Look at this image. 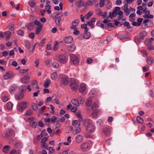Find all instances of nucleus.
<instances>
[{
  "instance_id": "obj_1",
  "label": "nucleus",
  "mask_w": 154,
  "mask_h": 154,
  "mask_svg": "<svg viewBox=\"0 0 154 154\" xmlns=\"http://www.w3.org/2000/svg\"><path fill=\"white\" fill-rule=\"evenodd\" d=\"M82 122L83 125L86 126V129L87 132L92 133L94 131L95 128L91 120H83Z\"/></svg>"
},
{
  "instance_id": "obj_2",
  "label": "nucleus",
  "mask_w": 154,
  "mask_h": 154,
  "mask_svg": "<svg viewBox=\"0 0 154 154\" xmlns=\"http://www.w3.org/2000/svg\"><path fill=\"white\" fill-rule=\"evenodd\" d=\"M77 7L76 11L78 13L82 12L85 8V3L83 0H79L76 4Z\"/></svg>"
},
{
  "instance_id": "obj_3",
  "label": "nucleus",
  "mask_w": 154,
  "mask_h": 154,
  "mask_svg": "<svg viewBox=\"0 0 154 154\" xmlns=\"http://www.w3.org/2000/svg\"><path fill=\"white\" fill-rule=\"evenodd\" d=\"M70 87L71 89L74 91H76L77 90L78 85L76 83L74 79H71L70 81Z\"/></svg>"
},
{
  "instance_id": "obj_4",
  "label": "nucleus",
  "mask_w": 154,
  "mask_h": 154,
  "mask_svg": "<svg viewBox=\"0 0 154 154\" xmlns=\"http://www.w3.org/2000/svg\"><path fill=\"white\" fill-rule=\"evenodd\" d=\"M67 58L63 54L60 55L57 57V60L60 63L64 64L67 62Z\"/></svg>"
},
{
  "instance_id": "obj_5",
  "label": "nucleus",
  "mask_w": 154,
  "mask_h": 154,
  "mask_svg": "<svg viewBox=\"0 0 154 154\" xmlns=\"http://www.w3.org/2000/svg\"><path fill=\"white\" fill-rule=\"evenodd\" d=\"M80 148L82 150L86 151L89 149L90 146L88 143H84L81 145Z\"/></svg>"
},
{
  "instance_id": "obj_6",
  "label": "nucleus",
  "mask_w": 154,
  "mask_h": 154,
  "mask_svg": "<svg viewBox=\"0 0 154 154\" xmlns=\"http://www.w3.org/2000/svg\"><path fill=\"white\" fill-rule=\"evenodd\" d=\"M71 60L75 65H76L78 64L79 61L77 57L74 54L70 55Z\"/></svg>"
},
{
  "instance_id": "obj_7",
  "label": "nucleus",
  "mask_w": 154,
  "mask_h": 154,
  "mask_svg": "<svg viewBox=\"0 0 154 154\" xmlns=\"http://www.w3.org/2000/svg\"><path fill=\"white\" fill-rule=\"evenodd\" d=\"M14 76V73L11 72H8L4 75L3 78L5 80L13 78Z\"/></svg>"
},
{
  "instance_id": "obj_8",
  "label": "nucleus",
  "mask_w": 154,
  "mask_h": 154,
  "mask_svg": "<svg viewBox=\"0 0 154 154\" xmlns=\"http://www.w3.org/2000/svg\"><path fill=\"white\" fill-rule=\"evenodd\" d=\"M27 103L26 101H25L20 104L19 106V110L20 111L22 112L26 108Z\"/></svg>"
},
{
  "instance_id": "obj_9",
  "label": "nucleus",
  "mask_w": 154,
  "mask_h": 154,
  "mask_svg": "<svg viewBox=\"0 0 154 154\" xmlns=\"http://www.w3.org/2000/svg\"><path fill=\"white\" fill-rule=\"evenodd\" d=\"M34 118L33 117H30L28 118V119L32 120ZM30 125L32 128H35L37 125V123L36 122L32 120L30 122Z\"/></svg>"
},
{
  "instance_id": "obj_10",
  "label": "nucleus",
  "mask_w": 154,
  "mask_h": 154,
  "mask_svg": "<svg viewBox=\"0 0 154 154\" xmlns=\"http://www.w3.org/2000/svg\"><path fill=\"white\" fill-rule=\"evenodd\" d=\"M68 79L66 77H65L61 78V84H62L64 86H66V85L68 84Z\"/></svg>"
},
{
  "instance_id": "obj_11",
  "label": "nucleus",
  "mask_w": 154,
  "mask_h": 154,
  "mask_svg": "<svg viewBox=\"0 0 154 154\" xmlns=\"http://www.w3.org/2000/svg\"><path fill=\"white\" fill-rule=\"evenodd\" d=\"M103 133L106 136H108L110 135V130L108 128H104L103 130Z\"/></svg>"
},
{
  "instance_id": "obj_12",
  "label": "nucleus",
  "mask_w": 154,
  "mask_h": 154,
  "mask_svg": "<svg viewBox=\"0 0 154 154\" xmlns=\"http://www.w3.org/2000/svg\"><path fill=\"white\" fill-rule=\"evenodd\" d=\"M86 85L84 84H81L79 88V91L82 93H85L86 90Z\"/></svg>"
},
{
  "instance_id": "obj_13",
  "label": "nucleus",
  "mask_w": 154,
  "mask_h": 154,
  "mask_svg": "<svg viewBox=\"0 0 154 154\" xmlns=\"http://www.w3.org/2000/svg\"><path fill=\"white\" fill-rule=\"evenodd\" d=\"M81 121H79L77 120H73L72 122V125L73 126H74L75 127L78 126L79 127L80 125V122Z\"/></svg>"
},
{
  "instance_id": "obj_14",
  "label": "nucleus",
  "mask_w": 154,
  "mask_h": 154,
  "mask_svg": "<svg viewBox=\"0 0 154 154\" xmlns=\"http://www.w3.org/2000/svg\"><path fill=\"white\" fill-rule=\"evenodd\" d=\"M73 41L72 38L70 36H69L66 37L65 39V42L67 44L71 43Z\"/></svg>"
},
{
  "instance_id": "obj_15",
  "label": "nucleus",
  "mask_w": 154,
  "mask_h": 154,
  "mask_svg": "<svg viewBox=\"0 0 154 154\" xmlns=\"http://www.w3.org/2000/svg\"><path fill=\"white\" fill-rule=\"evenodd\" d=\"M88 31H85L83 37L86 39H89L91 36V33Z\"/></svg>"
},
{
  "instance_id": "obj_16",
  "label": "nucleus",
  "mask_w": 154,
  "mask_h": 154,
  "mask_svg": "<svg viewBox=\"0 0 154 154\" xmlns=\"http://www.w3.org/2000/svg\"><path fill=\"white\" fill-rule=\"evenodd\" d=\"M124 12L126 13V15H128L131 12V10L130 8H128V6H125L124 7Z\"/></svg>"
},
{
  "instance_id": "obj_17",
  "label": "nucleus",
  "mask_w": 154,
  "mask_h": 154,
  "mask_svg": "<svg viewBox=\"0 0 154 154\" xmlns=\"http://www.w3.org/2000/svg\"><path fill=\"white\" fill-rule=\"evenodd\" d=\"M83 140V137L81 135H79L76 138V141L78 143H80Z\"/></svg>"
},
{
  "instance_id": "obj_18",
  "label": "nucleus",
  "mask_w": 154,
  "mask_h": 154,
  "mask_svg": "<svg viewBox=\"0 0 154 154\" xmlns=\"http://www.w3.org/2000/svg\"><path fill=\"white\" fill-rule=\"evenodd\" d=\"M26 27L28 29L31 30L34 28V24L33 23H30L27 24Z\"/></svg>"
},
{
  "instance_id": "obj_19",
  "label": "nucleus",
  "mask_w": 154,
  "mask_h": 154,
  "mask_svg": "<svg viewBox=\"0 0 154 154\" xmlns=\"http://www.w3.org/2000/svg\"><path fill=\"white\" fill-rule=\"evenodd\" d=\"M154 60L152 58L150 57H148L146 58V62L149 65H151L153 63Z\"/></svg>"
},
{
  "instance_id": "obj_20",
  "label": "nucleus",
  "mask_w": 154,
  "mask_h": 154,
  "mask_svg": "<svg viewBox=\"0 0 154 154\" xmlns=\"http://www.w3.org/2000/svg\"><path fill=\"white\" fill-rule=\"evenodd\" d=\"M71 102L72 104L76 106H80V103L79 101L75 99H72L71 101Z\"/></svg>"
},
{
  "instance_id": "obj_21",
  "label": "nucleus",
  "mask_w": 154,
  "mask_h": 154,
  "mask_svg": "<svg viewBox=\"0 0 154 154\" xmlns=\"http://www.w3.org/2000/svg\"><path fill=\"white\" fill-rule=\"evenodd\" d=\"M13 132V131L12 130H10L7 132H6L5 133L3 136V137L5 138H8L11 135V134Z\"/></svg>"
},
{
  "instance_id": "obj_22",
  "label": "nucleus",
  "mask_w": 154,
  "mask_h": 154,
  "mask_svg": "<svg viewBox=\"0 0 154 154\" xmlns=\"http://www.w3.org/2000/svg\"><path fill=\"white\" fill-rule=\"evenodd\" d=\"M146 33L145 31H142L140 34V38L142 40H143L144 38V37L146 36Z\"/></svg>"
},
{
  "instance_id": "obj_23",
  "label": "nucleus",
  "mask_w": 154,
  "mask_h": 154,
  "mask_svg": "<svg viewBox=\"0 0 154 154\" xmlns=\"http://www.w3.org/2000/svg\"><path fill=\"white\" fill-rule=\"evenodd\" d=\"M97 2V0H88L86 2V4L88 5L91 6L93 5Z\"/></svg>"
},
{
  "instance_id": "obj_24",
  "label": "nucleus",
  "mask_w": 154,
  "mask_h": 154,
  "mask_svg": "<svg viewBox=\"0 0 154 154\" xmlns=\"http://www.w3.org/2000/svg\"><path fill=\"white\" fill-rule=\"evenodd\" d=\"M76 116L79 119V121H82V118L81 115V112L80 111H78L75 113Z\"/></svg>"
},
{
  "instance_id": "obj_25",
  "label": "nucleus",
  "mask_w": 154,
  "mask_h": 154,
  "mask_svg": "<svg viewBox=\"0 0 154 154\" xmlns=\"http://www.w3.org/2000/svg\"><path fill=\"white\" fill-rule=\"evenodd\" d=\"M13 104L11 102H9L7 104V109L9 110H11L12 109Z\"/></svg>"
},
{
  "instance_id": "obj_26",
  "label": "nucleus",
  "mask_w": 154,
  "mask_h": 154,
  "mask_svg": "<svg viewBox=\"0 0 154 154\" xmlns=\"http://www.w3.org/2000/svg\"><path fill=\"white\" fill-rule=\"evenodd\" d=\"M75 48V46L74 44H72L68 47V49L69 51L72 52L74 51Z\"/></svg>"
},
{
  "instance_id": "obj_27",
  "label": "nucleus",
  "mask_w": 154,
  "mask_h": 154,
  "mask_svg": "<svg viewBox=\"0 0 154 154\" xmlns=\"http://www.w3.org/2000/svg\"><path fill=\"white\" fill-rule=\"evenodd\" d=\"M29 76L26 75L22 79L21 81L23 83H25L27 82V81L29 80Z\"/></svg>"
},
{
  "instance_id": "obj_28",
  "label": "nucleus",
  "mask_w": 154,
  "mask_h": 154,
  "mask_svg": "<svg viewBox=\"0 0 154 154\" xmlns=\"http://www.w3.org/2000/svg\"><path fill=\"white\" fill-rule=\"evenodd\" d=\"M92 100L90 98H88L86 102V104L87 106L89 107L92 103Z\"/></svg>"
},
{
  "instance_id": "obj_29",
  "label": "nucleus",
  "mask_w": 154,
  "mask_h": 154,
  "mask_svg": "<svg viewBox=\"0 0 154 154\" xmlns=\"http://www.w3.org/2000/svg\"><path fill=\"white\" fill-rule=\"evenodd\" d=\"M28 3L29 6L32 8L34 7L36 5V2L35 1L33 0H30L29 2Z\"/></svg>"
},
{
  "instance_id": "obj_30",
  "label": "nucleus",
  "mask_w": 154,
  "mask_h": 154,
  "mask_svg": "<svg viewBox=\"0 0 154 154\" xmlns=\"http://www.w3.org/2000/svg\"><path fill=\"white\" fill-rule=\"evenodd\" d=\"M4 33L5 37L7 38L8 39L11 35V32L9 31H7L4 32Z\"/></svg>"
},
{
  "instance_id": "obj_31",
  "label": "nucleus",
  "mask_w": 154,
  "mask_h": 154,
  "mask_svg": "<svg viewBox=\"0 0 154 154\" xmlns=\"http://www.w3.org/2000/svg\"><path fill=\"white\" fill-rule=\"evenodd\" d=\"M25 114L27 116H30L32 114V111L31 109H28L25 112Z\"/></svg>"
},
{
  "instance_id": "obj_32",
  "label": "nucleus",
  "mask_w": 154,
  "mask_h": 154,
  "mask_svg": "<svg viewBox=\"0 0 154 154\" xmlns=\"http://www.w3.org/2000/svg\"><path fill=\"white\" fill-rule=\"evenodd\" d=\"M93 14V11H90L87 14L85 15L84 17L86 19H88Z\"/></svg>"
},
{
  "instance_id": "obj_33",
  "label": "nucleus",
  "mask_w": 154,
  "mask_h": 154,
  "mask_svg": "<svg viewBox=\"0 0 154 154\" xmlns=\"http://www.w3.org/2000/svg\"><path fill=\"white\" fill-rule=\"evenodd\" d=\"M43 27H38L35 29V33L36 34L38 35L41 32Z\"/></svg>"
},
{
  "instance_id": "obj_34",
  "label": "nucleus",
  "mask_w": 154,
  "mask_h": 154,
  "mask_svg": "<svg viewBox=\"0 0 154 154\" xmlns=\"http://www.w3.org/2000/svg\"><path fill=\"white\" fill-rule=\"evenodd\" d=\"M98 113V110L97 109H96L93 111L92 115L93 117L96 118L97 116V114Z\"/></svg>"
},
{
  "instance_id": "obj_35",
  "label": "nucleus",
  "mask_w": 154,
  "mask_h": 154,
  "mask_svg": "<svg viewBox=\"0 0 154 154\" xmlns=\"http://www.w3.org/2000/svg\"><path fill=\"white\" fill-rule=\"evenodd\" d=\"M52 66L54 68L57 69L59 67V65L57 62H54L52 63Z\"/></svg>"
},
{
  "instance_id": "obj_36",
  "label": "nucleus",
  "mask_w": 154,
  "mask_h": 154,
  "mask_svg": "<svg viewBox=\"0 0 154 154\" xmlns=\"http://www.w3.org/2000/svg\"><path fill=\"white\" fill-rule=\"evenodd\" d=\"M34 25H37L38 27H43V25L41 23L38 21L37 20H35L34 23Z\"/></svg>"
},
{
  "instance_id": "obj_37",
  "label": "nucleus",
  "mask_w": 154,
  "mask_h": 154,
  "mask_svg": "<svg viewBox=\"0 0 154 154\" xmlns=\"http://www.w3.org/2000/svg\"><path fill=\"white\" fill-rule=\"evenodd\" d=\"M10 146L8 145H6L4 146L2 149L3 151L5 153H7L9 150V148Z\"/></svg>"
},
{
  "instance_id": "obj_38",
  "label": "nucleus",
  "mask_w": 154,
  "mask_h": 154,
  "mask_svg": "<svg viewBox=\"0 0 154 154\" xmlns=\"http://www.w3.org/2000/svg\"><path fill=\"white\" fill-rule=\"evenodd\" d=\"M60 21L61 18L60 17L57 18L55 19V22L57 25L59 26H60Z\"/></svg>"
},
{
  "instance_id": "obj_39",
  "label": "nucleus",
  "mask_w": 154,
  "mask_h": 154,
  "mask_svg": "<svg viewBox=\"0 0 154 154\" xmlns=\"http://www.w3.org/2000/svg\"><path fill=\"white\" fill-rule=\"evenodd\" d=\"M23 97V95L22 94H20L16 95L15 96V98L17 100H19L22 99Z\"/></svg>"
},
{
  "instance_id": "obj_40",
  "label": "nucleus",
  "mask_w": 154,
  "mask_h": 154,
  "mask_svg": "<svg viewBox=\"0 0 154 154\" xmlns=\"http://www.w3.org/2000/svg\"><path fill=\"white\" fill-rule=\"evenodd\" d=\"M137 121L139 123L143 124V120L140 116H137Z\"/></svg>"
},
{
  "instance_id": "obj_41",
  "label": "nucleus",
  "mask_w": 154,
  "mask_h": 154,
  "mask_svg": "<svg viewBox=\"0 0 154 154\" xmlns=\"http://www.w3.org/2000/svg\"><path fill=\"white\" fill-rule=\"evenodd\" d=\"M57 76L58 75L57 72H54L51 75V78L53 80H55L57 78Z\"/></svg>"
},
{
  "instance_id": "obj_42",
  "label": "nucleus",
  "mask_w": 154,
  "mask_h": 154,
  "mask_svg": "<svg viewBox=\"0 0 154 154\" xmlns=\"http://www.w3.org/2000/svg\"><path fill=\"white\" fill-rule=\"evenodd\" d=\"M134 0H124V3L126 6H128V4L132 2Z\"/></svg>"
},
{
  "instance_id": "obj_43",
  "label": "nucleus",
  "mask_w": 154,
  "mask_h": 154,
  "mask_svg": "<svg viewBox=\"0 0 154 154\" xmlns=\"http://www.w3.org/2000/svg\"><path fill=\"white\" fill-rule=\"evenodd\" d=\"M32 108L33 110L35 111H37L38 109L37 104L35 103H33L32 104Z\"/></svg>"
},
{
  "instance_id": "obj_44",
  "label": "nucleus",
  "mask_w": 154,
  "mask_h": 154,
  "mask_svg": "<svg viewBox=\"0 0 154 154\" xmlns=\"http://www.w3.org/2000/svg\"><path fill=\"white\" fill-rule=\"evenodd\" d=\"M51 17L52 18L55 19L57 18H59V14L57 13L52 14L51 15Z\"/></svg>"
},
{
  "instance_id": "obj_45",
  "label": "nucleus",
  "mask_w": 154,
  "mask_h": 154,
  "mask_svg": "<svg viewBox=\"0 0 154 154\" xmlns=\"http://www.w3.org/2000/svg\"><path fill=\"white\" fill-rule=\"evenodd\" d=\"M9 29L10 30V31L11 32V33L14 34V25L13 24H11L9 26Z\"/></svg>"
},
{
  "instance_id": "obj_46",
  "label": "nucleus",
  "mask_w": 154,
  "mask_h": 154,
  "mask_svg": "<svg viewBox=\"0 0 154 154\" xmlns=\"http://www.w3.org/2000/svg\"><path fill=\"white\" fill-rule=\"evenodd\" d=\"M15 146L16 148H20L22 146V144L21 142H18L15 144Z\"/></svg>"
},
{
  "instance_id": "obj_47",
  "label": "nucleus",
  "mask_w": 154,
  "mask_h": 154,
  "mask_svg": "<svg viewBox=\"0 0 154 154\" xmlns=\"http://www.w3.org/2000/svg\"><path fill=\"white\" fill-rule=\"evenodd\" d=\"M79 20H75L74 21L72 22V25L73 26H76L78 25L79 23Z\"/></svg>"
},
{
  "instance_id": "obj_48",
  "label": "nucleus",
  "mask_w": 154,
  "mask_h": 154,
  "mask_svg": "<svg viewBox=\"0 0 154 154\" xmlns=\"http://www.w3.org/2000/svg\"><path fill=\"white\" fill-rule=\"evenodd\" d=\"M2 99L4 102H6L8 100V97L7 96H3L2 97Z\"/></svg>"
},
{
  "instance_id": "obj_49",
  "label": "nucleus",
  "mask_w": 154,
  "mask_h": 154,
  "mask_svg": "<svg viewBox=\"0 0 154 154\" xmlns=\"http://www.w3.org/2000/svg\"><path fill=\"white\" fill-rule=\"evenodd\" d=\"M81 28L82 29H84L85 31H88L87 28V24L84 23L81 25Z\"/></svg>"
},
{
  "instance_id": "obj_50",
  "label": "nucleus",
  "mask_w": 154,
  "mask_h": 154,
  "mask_svg": "<svg viewBox=\"0 0 154 154\" xmlns=\"http://www.w3.org/2000/svg\"><path fill=\"white\" fill-rule=\"evenodd\" d=\"M141 52L143 56L146 57L147 56V53L146 52V51L145 50H142L141 51Z\"/></svg>"
},
{
  "instance_id": "obj_51",
  "label": "nucleus",
  "mask_w": 154,
  "mask_h": 154,
  "mask_svg": "<svg viewBox=\"0 0 154 154\" xmlns=\"http://www.w3.org/2000/svg\"><path fill=\"white\" fill-rule=\"evenodd\" d=\"M46 106H42L41 108L39 109V113L41 114H42L43 113L44 110L45 109Z\"/></svg>"
},
{
  "instance_id": "obj_52",
  "label": "nucleus",
  "mask_w": 154,
  "mask_h": 154,
  "mask_svg": "<svg viewBox=\"0 0 154 154\" xmlns=\"http://www.w3.org/2000/svg\"><path fill=\"white\" fill-rule=\"evenodd\" d=\"M50 82V81H48L45 82L44 83V84H43V85H44V87H45V88H46L48 87L49 86V82Z\"/></svg>"
},
{
  "instance_id": "obj_53",
  "label": "nucleus",
  "mask_w": 154,
  "mask_h": 154,
  "mask_svg": "<svg viewBox=\"0 0 154 154\" xmlns=\"http://www.w3.org/2000/svg\"><path fill=\"white\" fill-rule=\"evenodd\" d=\"M143 20V19L142 18H139L137 19V26H139L141 24V23L142 22Z\"/></svg>"
},
{
  "instance_id": "obj_54",
  "label": "nucleus",
  "mask_w": 154,
  "mask_h": 154,
  "mask_svg": "<svg viewBox=\"0 0 154 154\" xmlns=\"http://www.w3.org/2000/svg\"><path fill=\"white\" fill-rule=\"evenodd\" d=\"M81 128L78 127H77L76 129V131H74L75 132L74 134H76L78 133H79L81 131Z\"/></svg>"
},
{
  "instance_id": "obj_55",
  "label": "nucleus",
  "mask_w": 154,
  "mask_h": 154,
  "mask_svg": "<svg viewBox=\"0 0 154 154\" xmlns=\"http://www.w3.org/2000/svg\"><path fill=\"white\" fill-rule=\"evenodd\" d=\"M23 31L22 30H19L17 32L18 34L22 36L23 35Z\"/></svg>"
},
{
  "instance_id": "obj_56",
  "label": "nucleus",
  "mask_w": 154,
  "mask_h": 154,
  "mask_svg": "<svg viewBox=\"0 0 154 154\" xmlns=\"http://www.w3.org/2000/svg\"><path fill=\"white\" fill-rule=\"evenodd\" d=\"M150 11L149 10L146 11L145 12V15L143 16V17L146 18V17L150 14Z\"/></svg>"
},
{
  "instance_id": "obj_57",
  "label": "nucleus",
  "mask_w": 154,
  "mask_h": 154,
  "mask_svg": "<svg viewBox=\"0 0 154 154\" xmlns=\"http://www.w3.org/2000/svg\"><path fill=\"white\" fill-rule=\"evenodd\" d=\"M28 70V69H21L20 70L19 72L21 73H24L27 72Z\"/></svg>"
},
{
  "instance_id": "obj_58",
  "label": "nucleus",
  "mask_w": 154,
  "mask_h": 154,
  "mask_svg": "<svg viewBox=\"0 0 154 154\" xmlns=\"http://www.w3.org/2000/svg\"><path fill=\"white\" fill-rule=\"evenodd\" d=\"M20 91H24L26 90V86L24 85H22L21 86V87L20 88Z\"/></svg>"
},
{
  "instance_id": "obj_59",
  "label": "nucleus",
  "mask_w": 154,
  "mask_h": 154,
  "mask_svg": "<svg viewBox=\"0 0 154 154\" xmlns=\"http://www.w3.org/2000/svg\"><path fill=\"white\" fill-rule=\"evenodd\" d=\"M104 0H100V7H102L104 5Z\"/></svg>"
},
{
  "instance_id": "obj_60",
  "label": "nucleus",
  "mask_w": 154,
  "mask_h": 154,
  "mask_svg": "<svg viewBox=\"0 0 154 154\" xmlns=\"http://www.w3.org/2000/svg\"><path fill=\"white\" fill-rule=\"evenodd\" d=\"M79 100L80 104L83 103L85 102V99L83 98L80 97L79 99Z\"/></svg>"
},
{
  "instance_id": "obj_61",
  "label": "nucleus",
  "mask_w": 154,
  "mask_h": 154,
  "mask_svg": "<svg viewBox=\"0 0 154 154\" xmlns=\"http://www.w3.org/2000/svg\"><path fill=\"white\" fill-rule=\"evenodd\" d=\"M124 24L125 26H127L128 29H130L131 28L129 23L128 22H125L124 23Z\"/></svg>"
},
{
  "instance_id": "obj_62",
  "label": "nucleus",
  "mask_w": 154,
  "mask_h": 154,
  "mask_svg": "<svg viewBox=\"0 0 154 154\" xmlns=\"http://www.w3.org/2000/svg\"><path fill=\"white\" fill-rule=\"evenodd\" d=\"M98 105H97V104L96 103H94L92 106V109H93L95 108H97L98 107Z\"/></svg>"
},
{
  "instance_id": "obj_63",
  "label": "nucleus",
  "mask_w": 154,
  "mask_h": 154,
  "mask_svg": "<svg viewBox=\"0 0 154 154\" xmlns=\"http://www.w3.org/2000/svg\"><path fill=\"white\" fill-rule=\"evenodd\" d=\"M48 140V138L47 137H44L42 138L41 140V142L42 143H45Z\"/></svg>"
},
{
  "instance_id": "obj_64",
  "label": "nucleus",
  "mask_w": 154,
  "mask_h": 154,
  "mask_svg": "<svg viewBox=\"0 0 154 154\" xmlns=\"http://www.w3.org/2000/svg\"><path fill=\"white\" fill-rule=\"evenodd\" d=\"M93 62V60L91 58H88L87 60V62L88 64H90Z\"/></svg>"
}]
</instances>
